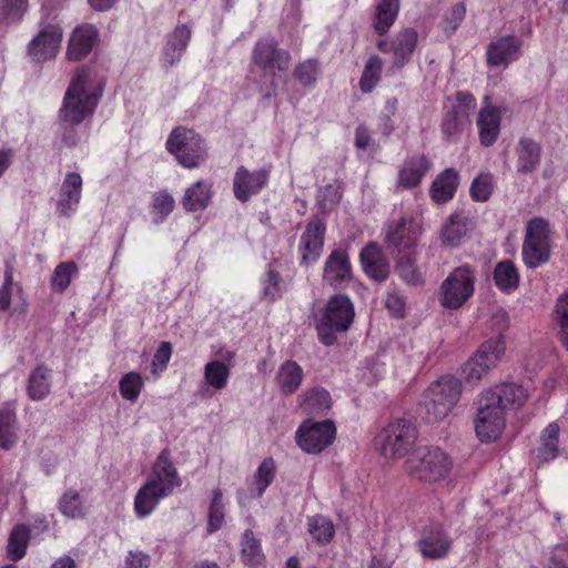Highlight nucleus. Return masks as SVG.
<instances>
[{"mask_svg":"<svg viewBox=\"0 0 568 568\" xmlns=\"http://www.w3.org/2000/svg\"><path fill=\"white\" fill-rule=\"evenodd\" d=\"M182 485L178 470L171 460L170 452L164 449L154 463L146 483L134 498L136 517L144 518L153 513L160 500L173 494Z\"/></svg>","mask_w":568,"mask_h":568,"instance_id":"1","label":"nucleus"},{"mask_svg":"<svg viewBox=\"0 0 568 568\" xmlns=\"http://www.w3.org/2000/svg\"><path fill=\"white\" fill-rule=\"evenodd\" d=\"M103 82L95 80L91 72L80 70L72 78L60 109L61 121L78 125L92 115L102 94Z\"/></svg>","mask_w":568,"mask_h":568,"instance_id":"2","label":"nucleus"},{"mask_svg":"<svg viewBox=\"0 0 568 568\" xmlns=\"http://www.w3.org/2000/svg\"><path fill=\"white\" fill-rule=\"evenodd\" d=\"M291 60L290 52L278 48L274 39L264 38L256 42L252 52V63L258 71L265 97L275 94L282 73L288 70Z\"/></svg>","mask_w":568,"mask_h":568,"instance_id":"3","label":"nucleus"},{"mask_svg":"<svg viewBox=\"0 0 568 568\" xmlns=\"http://www.w3.org/2000/svg\"><path fill=\"white\" fill-rule=\"evenodd\" d=\"M454 462L452 457L439 447H416L405 462L409 476L424 483H439L452 473Z\"/></svg>","mask_w":568,"mask_h":568,"instance_id":"4","label":"nucleus"},{"mask_svg":"<svg viewBox=\"0 0 568 568\" xmlns=\"http://www.w3.org/2000/svg\"><path fill=\"white\" fill-rule=\"evenodd\" d=\"M417 439L415 425L406 418H397L388 423L375 438L381 454L387 459L406 456Z\"/></svg>","mask_w":568,"mask_h":568,"instance_id":"5","label":"nucleus"},{"mask_svg":"<svg viewBox=\"0 0 568 568\" xmlns=\"http://www.w3.org/2000/svg\"><path fill=\"white\" fill-rule=\"evenodd\" d=\"M354 307L346 295L333 296L316 324L320 341L331 346L336 342V334L349 328L354 320Z\"/></svg>","mask_w":568,"mask_h":568,"instance_id":"6","label":"nucleus"},{"mask_svg":"<svg viewBox=\"0 0 568 568\" xmlns=\"http://www.w3.org/2000/svg\"><path fill=\"white\" fill-rule=\"evenodd\" d=\"M462 389L460 381L454 376H443L433 383L425 402V419L435 423L447 417L458 403Z\"/></svg>","mask_w":568,"mask_h":568,"instance_id":"7","label":"nucleus"},{"mask_svg":"<svg viewBox=\"0 0 568 568\" xmlns=\"http://www.w3.org/2000/svg\"><path fill=\"white\" fill-rule=\"evenodd\" d=\"M550 226L542 217L531 219L526 226L521 248L523 261L529 268L546 264L550 257Z\"/></svg>","mask_w":568,"mask_h":568,"instance_id":"8","label":"nucleus"},{"mask_svg":"<svg viewBox=\"0 0 568 568\" xmlns=\"http://www.w3.org/2000/svg\"><path fill=\"white\" fill-rule=\"evenodd\" d=\"M476 274L469 265L454 268L439 288V303L447 310H458L474 294Z\"/></svg>","mask_w":568,"mask_h":568,"instance_id":"9","label":"nucleus"},{"mask_svg":"<svg viewBox=\"0 0 568 568\" xmlns=\"http://www.w3.org/2000/svg\"><path fill=\"white\" fill-rule=\"evenodd\" d=\"M506 351L501 336L484 342L478 351L462 366L460 374L468 383H476L496 368Z\"/></svg>","mask_w":568,"mask_h":568,"instance_id":"10","label":"nucleus"},{"mask_svg":"<svg viewBox=\"0 0 568 568\" xmlns=\"http://www.w3.org/2000/svg\"><path fill=\"white\" fill-rule=\"evenodd\" d=\"M166 149L181 165L187 169L199 166L206 158V148L202 138L184 128L172 131L166 141Z\"/></svg>","mask_w":568,"mask_h":568,"instance_id":"11","label":"nucleus"},{"mask_svg":"<svg viewBox=\"0 0 568 568\" xmlns=\"http://www.w3.org/2000/svg\"><path fill=\"white\" fill-rule=\"evenodd\" d=\"M336 437L334 422L326 419L322 422H303L296 433L297 446L307 454H320L333 444Z\"/></svg>","mask_w":568,"mask_h":568,"instance_id":"12","label":"nucleus"},{"mask_svg":"<svg viewBox=\"0 0 568 568\" xmlns=\"http://www.w3.org/2000/svg\"><path fill=\"white\" fill-rule=\"evenodd\" d=\"M475 432L481 442H494L499 438L506 426L505 412L481 393L478 398Z\"/></svg>","mask_w":568,"mask_h":568,"instance_id":"13","label":"nucleus"},{"mask_svg":"<svg viewBox=\"0 0 568 568\" xmlns=\"http://www.w3.org/2000/svg\"><path fill=\"white\" fill-rule=\"evenodd\" d=\"M418 33L416 30L407 28L396 33L392 39L379 40L376 47L383 53L393 52L394 60L390 70L396 72L408 63L416 49Z\"/></svg>","mask_w":568,"mask_h":568,"instance_id":"14","label":"nucleus"},{"mask_svg":"<svg viewBox=\"0 0 568 568\" xmlns=\"http://www.w3.org/2000/svg\"><path fill=\"white\" fill-rule=\"evenodd\" d=\"M270 172V169L266 168L251 172L246 168L240 166L233 180L235 197L241 202H247L252 195L257 194L267 184Z\"/></svg>","mask_w":568,"mask_h":568,"instance_id":"15","label":"nucleus"},{"mask_svg":"<svg viewBox=\"0 0 568 568\" xmlns=\"http://www.w3.org/2000/svg\"><path fill=\"white\" fill-rule=\"evenodd\" d=\"M483 394L505 413L520 408L529 397L528 389L514 382L497 384Z\"/></svg>","mask_w":568,"mask_h":568,"instance_id":"16","label":"nucleus"},{"mask_svg":"<svg viewBox=\"0 0 568 568\" xmlns=\"http://www.w3.org/2000/svg\"><path fill=\"white\" fill-rule=\"evenodd\" d=\"M523 40L515 36H503L487 47L486 58L489 67H507L519 59Z\"/></svg>","mask_w":568,"mask_h":568,"instance_id":"17","label":"nucleus"},{"mask_svg":"<svg viewBox=\"0 0 568 568\" xmlns=\"http://www.w3.org/2000/svg\"><path fill=\"white\" fill-rule=\"evenodd\" d=\"M61 39V28L55 24H48L30 42L29 54L39 62L52 59L60 49Z\"/></svg>","mask_w":568,"mask_h":568,"instance_id":"18","label":"nucleus"},{"mask_svg":"<svg viewBox=\"0 0 568 568\" xmlns=\"http://www.w3.org/2000/svg\"><path fill=\"white\" fill-rule=\"evenodd\" d=\"M453 540L448 532L438 527L425 529L417 541L423 558L438 560L448 556Z\"/></svg>","mask_w":568,"mask_h":568,"instance_id":"19","label":"nucleus"},{"mask_svg":"<svg viewBox=\"0 0 568 568\" xmlns=\"http://www.w3.org/2000/svg\"><path fill=\"white\" fill-rule=\"evenodd\" d=\"M516 171L520 175H530L540 165L542 148L530 138L519 139L516 145Z\"/></svg>","mask_w":568,"mask_h":568,"instance_id":"20","label":"nucleus"},{"mask_svg":"<svg viewBox=\"0 0 568 568\" xmlns=\"http://www.w3.org/2000/svg\"><path fill=\"white\" fill-rule=\"evenodd\" d=\"M325 225L320 220H312L301 236L302 261L305 264L315 262L323 250Z\"/></svg>","mask_w":568,"mask_h":568,"instance_id":"21","label":"nucleus"},{"mask_svg":"<svg viewBox=\"0 0 568 568\" xmlns=\"http://www.w3.org/2000/svg\"><path fill=\"white\" fill-rule=\"evenodd\" d=\"M323 280L333 286L348 283L352 280V267L348 255L343 250H334L327 257Z\"/></svg>","mask_w":568,"mask_h":568,"instance_id":"22","label":"nucleus"},{"mask_svg":"<svg viewBox=\"0 0 568 568\" xmlns=\"http://www.w3.org/2000/svg\"><path fill=\"white\" fill-rule=\"evenodd\" d=\"M81 193L82 178L78 173H68L60 187L57 211L64 216H71L80 203Z\"/></svg>","mask_w":568,"mask_h":568,"instance_id":"23","label":"nucleus"},{"mask_svg":"<svg viewBox=\"0 0 568 568\" xmlns=\"http://www.w3.org/2000/svg\"><path fill=\"white\" fill-rule=\"evenodd\" d=\"M361 263L366 275L377 282L385 281L389 275V264L382 250L369 243L361 252Z\"/></svg>","mask_w":568,"mask_h":568,"instance_id":"24","label":"nucleus"},{"mask_svg":"<svg viewBox=\"0 0 568 568\" xmlns=\"http://www.w3.org/2000/svg\"><path fill=\"white\" fill-rule=\"evenodd\" d=\"M98 39V31L92 24H82L74 29L67 51L69 60L79 61L87 57Z\"/></svg>","mask_w":568,"mask_h":568,"instance_id":"25","label":"nucleus"},{"mask_svg":"<svg viewBox=\"0 0 568 568\" xmlns=\"http://www.w3.org/2000/svg\"><path fill=\"white\" fill-rule=\"evenodd\" d=\"M501 112L498 108L487 104L477 116L480 143L485 146L493 145L500 133Z\"/></svg>","mask_w":568,"mask_h":568,"instance_id":"26","label":"nucleus"},{"mask_svg":"<svg viewBox=\"0 0 568 568\" xmlns=\"http://www.w3.org/2000/svg\"><path fill=\"white\" fill-rule=\"evenodd\" d=\"M430 166V160L423 154L406 159L398 172L399 185L406 189L417 186Z\"/></svg>","mask_w":568,"mask_h":568,"instance_id":"27","label":"nucleus"},{"mask_svg":"<svg viewBox=\"0 0 568 568\" xmlns=\"http://www.w3.org/2000/svg\"><path fill=\"white\" fill-rule=\"evenodd\" d=\"M191 39V30L185 24L179 26L169 36L163 48V63L173 67L180 62Z\"/></svg>","mask_w":568,"mask_h":568,"instance_id":"28","label":"nucleus"},{"mask_svg":"<svg viewBox=\"0 0 568 568\" xmlns=\"http://www.w3.org/2000/svg\"><path fill=\"white\" fill-rule=\"evenodd\" d=\"M470 231V220L463 213L452 214L440 231L442 243L446 246H458Z\"/></svg>","mask_w":568,"mask_h":568,"instance_id":"29","label":"nucleus"},{"mask_svg":"<svg viewBox=\"0 0 568 568\" xmlns=\"http://www.w3.org/2000/svg\"><path fill=\"white\" fill-rule=\"evenodd\" d=\"M276 475V465L272 457L262 460L254 475L247 480L250 496L260 498L273 483Z\"/></svg>","mask_w":568,"mask_h":568,"instance_id":"30","label":"nucleus"},{"mask_svg":"<svg viewBox=\"0 0 568 568\" xmlns=\"http://www.w3.org/2000/svg\"><path fill=\"white\" fill-rule=\"evenodd\" d=\"M459 175L454 169L444 170L432 183L430 196L436 203H445L455 195Z\"/></svg>","mask_w":568,"mask_h":568,"instance_id":"31","label":"nucleus"},{"mask_svg":"<svg viewBox=\"0 0 568 568\" xmlns=\"http://www.w3.org/2000/svg\"><path fill=\"white\" fill-rule=\"evenodd\" d=\"M51 392V369L44 365H38L31 371L27 383V394L31 400H42Z\"/></svg>","mask_w":568,"mask_h":568,"instance_id":"32","label":"nucleus"},{"mask_svg":"<svg viewBox=\"0 0 568 568\" xmlns=\"http://www.w3.org/2000/svg\"><path fill=\"white\" fill-rule=\"evenodd\" d=\"M303 368L294 361L284 362L276 374V383L283 394H294L303 381Z\"/></svg>","mask_w":568,"mask_h":568,"instance_id":"33","label":"nucleus"},{"mask_svg":"<svg viewBox=\"0 0 568 568\" xmlns=\"http://www.w3.org/2000/svg\"><path fill=\"white\" fill-rule=\"evenodd\" d=\"M211 197V185L204 181H197L185 190L182 204L187 212L203 211L207 207Z\"/></svg>","mask_w":568,"mask_h":568,"instance_id":"34","label":"nucleus"},{"mask_svg":"<svg viewBox=\"0 0 568 568\" xmlns=\"http://www.w3.org/2000/svg\"><path fill=\"white\" fill-rule=\"evenodd\" d=\"M302 409L308 415L327 413L332 406L329 393L323 387H314L302 394Z\"/></svg>","mask_w":568,"mask_h":568,"instance_id":"35","label":"nucleus"},{"mask_svg":"<svg viewBox=\"0 0 568 568\" xmlns=\"http://www.w3.org/2000/svg\"><path fill=\"white\" fill-rule=\"evenodd\" d=\"M399 12V0H381L375 10L374 30L385 34L394 24Z\"/></svg>","mask_w":568,"mask_h":568,"instance_id":"36","label":"nucleus"},{"mask_svg":"<svg viewBox=\"0 0 568 568\" xmlns=\"http://www.w3.org/2000/svg\"><path fill=\"white\" fill-rule=\"evenodd\" d=\"M493 277L496 286L506 293L514 292L519 285L518 270L510 260L498 262L495 266Z\"/></svg>","mask_w":568,"mask_h":568,"instance_id":"37","label":"nucleus"},{"mask_svg":"<svg viewBox=\"0 0 568 568\" xmlns=\"http://www.w3.org/2000/svg\"><path fill=\"white\" fill-rule=\"evenodd\" d=\"M470 124L466 110L452 109L446 112L442 122V132L446 140L457 141L463 131Z\"/></svg>","mask_w":568,"mask_h":568,"instance_id":"38","label":"nucleus"},{"mask_svg":"<svg viewBox=\"0 0 568 568\" xmlns=\"http://www.w3.org/2000/svg\"><path fill=\"white\" fill-rule=\"evenodd\" d=\"M19 440V427L16 414L10 409L0 412V448L12 449Z\"/></svg>","mask_w":568,"mask_h":568,"instance_id":"39","label":"nucleus"},{"mask_svg":"<svg viewBox=\"0 0 568 568\" xmlns=\"http://www.w3.org/2000/svg\"><path fill=\"white\" fill-rule=\"evenodd\" d=\"M416 262V253L407 252L399 257L396 266L400 278L410 286L424 284V273L417 266Z\"/></svg>","mask_w":568,"mask_h":568,"instance_id":"40","label":"nucleus"},{"mask_svg":"<svg viewBox=\"0 0 568 568\" xmlns=\"http://www.w3.org/2000/svg\"><path fill=\"white\" fill-rule=\"evenodd\" d=\"M559 429L557 423H550L542 432L537 452L539 460L549 462L558 456Z\"/></svg>","mask_w":568,"mask_h":568,"instance_id":"41","label":"nucleus"},{"mask_svg":"<svg viewBox=\"0 0 568 568\" xmlns=\"http://www.w3.org/2000/svg\"><path fill=\"white\" fill-rule=\"evenodd\" d=\"M231 374V367L220 361H210L204 366L205 383L216 390L226 387Z\"/></svg>","mask_w":568,"mask_h":568,"instance_id":"42","label":"nucleus"},{"mask_svg":"<svg viewBox=\"0 0 568 568\" xmlns=\"http://www.w3.org/2000/svg\"><path fill=\"white\" fill-rule=\"evenodd\" d=\"M308 532L320 544H328L334 535L335 528L332 520L322 515H315L307 520Z\"/></svg>","mask_w":568,"mask_h":568,"instance_id":"43","label":"nucleus"},{"mask_svg":"<svg viewBox=\"0 0 568 568\" xmlns=\"http://www.w3.org/2000/svg\"><path fill=\"white\" fill-rule=\"evenodd\" d=\"M13 296H22V287L13 281V266L6 262L4 280L0 287V311H8Z\"/></svg>","mask_w":568,"mask_h":568,"instance_id":"44","label":"nucleus"},{"mask_svg":"<svg viewBox=\"0 0 568 568\" xmlns=\"http://www.w3.org/2000/svg\"><path fill=\"white\" fill-rule=\"evenodd\" d=\"M30 539L29 528L24 525L16 526L9 537L8 556L11 560H19L26 555Z\"/></svg>","mask_w":568,"mask_h":568,"instance_id":"45","label":"nucleus"},{"mask_svg":"<svg viewBox=\"0 0 568 568\" xmlns=\"http://www.w3.org/2000/svg\"><path fill=\"white\" fill-rule=\"evenodd\" d=\"M383 70V60L378 55H372L363 70L359 89L363 93L371 92L379 82Z\"/></svg>","mask_w":568,"mask_h":568,"instance_id":"46","label":"nucleus"},{"mask_svg":"<svg viewBox=\"0 0 568 568\" xmlns=\"http://www.w3.org/2000/svg\"><path fill=\"white\" fill-rule=\"evenodd\" d=\"M242 558L244 562L250 566H257L264 559L260 541L254 537L251 530H246L243 535Z\"/></svg>","mask_w":568,"mask_h":568,"instance_id":"47","label":"nucleus"},{"mask_svg":"<svg viewBox=\"0 0 568 568\" xmlns=\"http://www.w3.org/2000/svg\"><path fill=\"white\" fill-rule=\"evenodd\" d=\"M59 509L68 518L75 519L84 516L80 494L74 489H69L61 496Z\"/></svg>","mask_w":568,"mask_h":568,"instance_id":"48","label":"nucleus"},{"mask_svg":"<svg viewBox=\"0 0 568 568\" xmlns=\"http://www.w3.org/2000/svg\"><path fill=\"white\" fill-rule=\"evenodd\" d=\"M224 523V503L221 489L212 491V501L209 509L207 530L214 532L219 530Z\"/></svg>","mask_w":568,"mask_h":568,"instance_id":"49","label":"nucleus"},{"mask_svg":"<svg viewBox=\"0 0 568 568\" xmlns=\"http://www.w3.org/2000/svg\"><path fill=\"white\" fill-rule=\"evenodd\" d=\"M555 321L559 326V339L568 351V292L557 298L555 305Z\"/></svg>","mask_w":568,"mask_h":568,"instance_id":"50","label":"nucleus"},{"mask_svg":"<svg viewBox=\"0 0 568 568\" xmlns=\"http://www.w3.org/2000/svg\"><path fill=\"white\" fill-rule=\"evenodd\" d=\"M386 242L389 247L397 250L413 246V241L406 239V220L402 217L397 223L390 224L386 232Z\"/></svg>","mask_w":568,"mask_h":568,"instance_id":"51","label":"nucleus"},{"mask_svg":"<svg viewBox=\"0 0 568 568\" xmlns=\"http://www.w3.org/2000/svg\"><path fill=\"white\" fill-rule=\"evenodd\" d=\"M175 201L168 192H158L153 196L152 215L155 223H162L173 211Z\"/></svg>","mask_w":568,"mask_h":568,"instance_id":"52","label":"nucleus"},{"mask_svg":"<svg viewBox=\"0 0 568 568\" xmlns=\"http://www.w3.org/2000/svg\"><path fill=\"white\" fill-rule=\"evenodd\" d=\"M143 387V381L139 373L130 372L125 374L119 383L121 396L130 402H135Z\"/></svg>","mask_w":568,"mask_h":568,"instance_id":"53","label":"nucleus"},{"mask_svg":"<svg viewBox=\"0 0 568 568\" xmlns=\"http://www.w3.org/2000/svg\"><path fill=\"white\" fill-rule=\"evenodd\" d=\"M494 190V176L490 173H481L474 179L470 185V194L475 201L485 202Z\"/></svg>","mask_w":568,"mask_h":568,"instance_id":"54","label":"nucleus"},{"mask_svg":"<svg viewBox=\"0 0 568 568\" xmlns=\"http://www.w3.org/2000/svg\"><path fill=\"white\" fill-rule=\"evenodd\" d=\"M281 275L278 272L268 270L261 280L262 297L267 301H275L281 296Z\"/></svg>","mask_w":568,"mask_h":568,"instance_id":"55","label":"nucleus"},{"mask_svg":"<svg viewBox=\"0 0 568 568\" xmlns=\"http://www.w3.org/2000/svg\"><path fill=\"white\" fill-rule=\"evenodd\" d=\"M318 72V62L311 59L300 63L294 70V75L303 85H314Z\"/></svg>","mask_w":568,"mask_h":568,"instance_id":"56","label":"nucleus"},{"mask_svg":"<svg viewBox=\"0 0 568 568\" xmlns=\"http://www.w3.org/2000/svg\"><path fill=\"white\" fill-rule=\"evenodd\" d=\"M342 190L339 184H328L321 189L317 200L323 211H331L341 201Z\"/></svg>","mask_w":568,"mask_h":568,"instance_id":"57","label":"nucleus"},{"mask_svg":"<svg viewBox=\"0 0 568 568\" xmlns=\"http://www.w3.org/2000/svg\"><path fill=\"white\" fill-rule=\"evenodd\" d=\"M77 272V265L73 262L59 264L52 276V285L59 291H64L71 283L72 275Z\"/></svg>","mask_w":568,"mask_h":568,"instance_id":"58","label":"nucleus"},{"mask_svg":"<svg viewBox=\"0 0 568 568\" xmlns=\"http://www.w3.org/2000/svg\"><path fill=\"white\" fill-rule=\"evenodd\" d=\"M26 10V0H0V16L6 20L19 21Z\"/></svg>","mask_w":568,"mask_h":568,"instance_id":"59","label":"nucleus"},{"mask_svg":"<svg viewBox=\"0 0 568 568\" xmlns=\"http://www.w3.org/2000/svg\"><path fill=\"white\" fill-rule=\"evenodd\" d=\"M172 353V346L169 342H162L153 356L152 369L153 373L162 372L165 369Z\"/></svg>","mask_w":568,"mask_h":568,"instance_id":"60","label":"nucleus"},{"mask_svg":"<svg viewBox=\"0 0 568 568\" xmlns=\"http://www.w3.org/2000/svg\"><path fill=\"white\" fill-rule=\"evenodd\" d=\"M386 308L396 317L404 315L405 298L396 290H390L385 300Z\"/></svg>","mask_w":568,"mask_h":568,"instance_id":"61","label":"nucleus"},{"mask_svg":"<svg viewBox=\"0 0 568 568\" xmlns=\"http://www.w3.org/2000/svg\"><path fill=\"white\" fill-rule=\"evenodd\" d=\"M466 14V8L463 3H456L445 18V31L454 32Z\"/></svg>","mask_w":568,"mask_h":568,"instance_id":"62","label":"nucleus"},{"mask_svg":"<svg viewBox=\"0 0 568 568\" xmlns=\"http://www.w3.org/2000/svg\"><path fill=\"white\" fill-rule=\"evenodd\" d=\"M151 565V558L143 551L135 550L129 551L125 556L121 568H149Z\"/></svg>","mask_w":568,"mask_h":568,"instance_id":"63","label":"nucleus"},{"mask_svg":"<svg viewBox=\"0 0 568 568\" xmlns=\"http://www.w3.org/2000/svg\"><path fill=\"white\" fill-rule=\"evenodd\" d=\"M457 104L453 109L466 110L467 119H469V112L475 108V98L468 91H459L456 94Z\"/></svg>","mask_w":568,"mask_h":568,"instance_id":"64","label":"nucleus"}]
</instances>
